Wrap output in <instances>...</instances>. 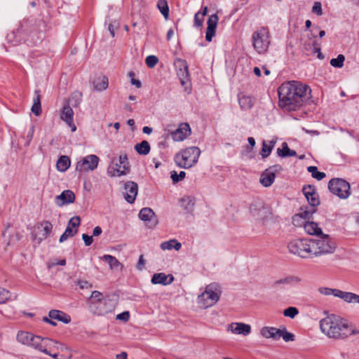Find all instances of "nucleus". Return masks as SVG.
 I'll list each match as a JSON object with an SVG mask.
<instances>
[{"label": "nucleus", "instance_id": "nucleus-34", "mask_svg": "<svg viewBox=\"0 0 359 359\" xmlns=\"http://www.w3.org/2000/svg\"><path fill=\"white\" fill-rule=\"evenodd\" d=\"M277 154L280 157L285 158L287 156H295L297 153L294 150L290 149L286 142H283L282 144V148H278L277 149Z\"/></svg>", "mask_w": 359, "mask_h": 359}, {"label": "nucleus", "instance_id": "nucleus-16", "mask_svg": "<svg viewBox=\"0 0 359 359\" xmlns=\"http://www.w3.org/2000/svg\"><path fill=\"white\" fill-rule=\"evenodd\" d=\"M177 76L182 86L187 85L189 81L188 65L185 60H178L177 62Z\"/></svg>", "mask_w": 359, "mask_h": 359}, {"label": "nucleus", "instance_id": "nucleus-13", "mask_svg": "<svg viewBox=\"0 0 359 359\" xmlns=\"http://www.w3.org/2000/svg\"><path fill=\"white\" fill-rule=\"evenodd\" d=\"M53 229L52 224L48 221H43L38 225L32 233L33 240L38 244L45 240L51 233Z\"/></svg>", "mask_w": 359, "mask_h": 359}, {"label": "nucleus", "instance_id": "nucleus-2", "mask_svg": "<svg viewBox=\"0 0 359 359\" xmlns=\"http://www.w3.org/2000/svg\"><path fill=\"white\" fill-rule=\"evenodd\" d=\"M280 104L287 111H295L306 99L311 89L299 81H290L282 84L278 90Z\"/></svg>", "mask_w": 359, "mask_h": 359}, {"label": "nucleus", "instance_id": "nucleus-41", "mask_svg": "<svg viewBox=\"0 0 359 359\" xmlns=\"http://www.w3.org/2000/svg\"><path fill=\"white\" fill-rule=\"evenodd\" d=\"M195 205L194 200L190 196H184L181 199V205L187 212H191Z\"/></svg>", "mask_w": 359, "mask_h": 359}, {"label": "nucleus", "instance_id": "nucleus-9", "mask_svg": "<svg viewBox=\"0 0 359 359\" xmlns=\"http://www.w3.org/2000/svg\"><path fill=\"white\" fill-rule=\"evenodd\" d=\"M330 192L341 199H346L351 195L350 184L341 178H333L328 183Z\"/></svg>", "mask_w": 359, "mask_h": 359}, {"label": "nucleus", "instance_id": "nucleus-17", "mask_svg": "<svg viewBox=\"0 0 359 359\" xmlns=\"http://www.w3.org/2000/svg\"><path fill=\"white\" fill-rule=\"evenodd\" d=\"M60 118L70 127L72 132L76 131V127L74 123V111L69 104L63 106L60 111Z\"/></svg>", "mask_w": 359, "mask_h": 359}, {"label": "nucleus", "instance_id": "nucleus-5", "mask_svg": "<svg viewBox=\"0 0 359 359\" xmlns=\"http://www.w3.org/2000/svg\"><path fill=\"white\" fill-rule=\"evenodd\" d=\"M313 240V257H318L334 252L337 244L327 234H322L316 239Z\"/></svg>", "mask_w": 359, "mask_h": 359}, {"label": "nucleus", "instance_id": "nucleus-59", "mask_svg": "<svg viewBox=\"0 0 359 359\" xmlns=\"http://www.w3.org/2000/svg\"><path fill=\"white\" fill-rule=\"evenodd\" d=\"M34 126L32 125L27 134V136H26V138H27V145H29L33 138V136H34Z\"/></svg>", "mask_w": 359, "mask_h": 359}, {"label": "nucleus", "instance_id": "nucleus-56", "mask_svg": "<svg viewBox=\"0 0 359 359\" xmlns=\"http://www.w3.org/2000/svg\"><path fill=\"white\" fill-rule=\"evenodd\" d=\"M129 318H130L129 311H124V312H122L116 316L117 320H121L123 322H127L129 320Z\"/></svg>", "mask_w": 359, "mask_h": 359}, {"label": "nucleus", "instance_id": "nucleus-54", "mask_svg": "<svg viewBox=\"0 0 359 359\" xmlns=\"http://www.w3.org/2000/svg\"><path fill=\"white\" fill-rule=\"evenodd\" d=\"M203 20L204 18H203V15H201L199 12L195 14L194 23L196 26L201 27L203 25Z\"/></svg>", "mask_w": 359, "mask_h": 359}, {"label": "nucleus", "instance_id": "nucleus-26", "mask_svg": "<svg viewBox=\"0 0 359 359\" xmlns=\"http://www.w3.org/2000/svg\"><path fill=\"white\" fill-rule=\"evenodd\" d=\"M75 201V195L71 190H65L55 198V203L59 205L72 203Z\"/></svg>", "mask_w": 359, "mask_h": 359}, {"label": "nucleus", "instance_id": "nucleus-12", "mask_svg": "<svg viewBox=\"0 0 359 359\" xmlns=\"http://www.w3.org/2000/svg\"><path fill=\"white\" fill-rule=\"evenodd\" d=\"M99 161L96 155L86 156L76 163V170L81 173L93 171L97 168Z\"/></svg>", "mask_w": 359, "mask_h": 359}, {"label": "nucleus", "instance_id": "nucleus-33", "mask_svg": "<svg viewBox=\"0 0 359 359\" xmlns=\"http://www.w3.org/2000/svg\"><path fill=\"white\" fill-rule=\"evenodd\" d=\"M182 244L175 239H171L168 241L163 242L161 244V248L163 250H170L172 249H175L178 251L180 250Z\"/></svg>", "mask_w": 359, "mask_h": 359}, {"label": "nucleus", "instance_id": "nucleus-19", "mask_svg": "<svg viewBox=\"0 0 359 359\" xmlns=\"http://www.w3.org/2000/svg\"><path fill=\"white\" fill-rule=\"evenodd\" d=\"M227 331L232 334L247 336L251 332V326L243 323H231L228 325Z\"/></svg>", "mask_w": 359, "mask_h": 359}, {"label": "nucleus", "instance_id": "nucleus-60", "mask_svg": "<svg viewBox=\"0 0 359 359\" xmlns=\"http://www.w3.org/2000/svg\"><path fill=\"white\" fill-rule=\"evenodd\" d=\"M82 238L86 246H90L93 242V236H88L86 233L82 235Z\"/></svg>", "mask_w": 359, "mask_h": 359}, {"label": "nucleus", "instance_id": "nucleus-50", "mask_svg": "<svg viewBox=\"0 0 359 359\" xmlns=\"http://www.w3.org/2000/svg\"><path fill=\"white\" fill-rule=\"evenodd\" d=\"M293 281L299 282V281H300V279L297 277H292V276L287 277V278L276 280L274 283V285L277 286V285H279L281 284H290Z\"/></svg>", "mask_w": 359, "mask_h": 359}, {"label": "nucleus", "instance_id": "nucleus-47", "mask_svg": "<svg viewBox=\"0 0 359 359\" xmlns=\"http://www.w3.org/2000/svg\"><path fill=\"white\" fill-rule=\"evenodd\" d=\"M299 314V310L296 307L290 306L283 311V315L285 317L294 318Z\"/></svg>", "mask_w": 359, "mask_h": 359}, {"label": "nucleus", "instance_id": "nucleus-63", "mask_svg": "<svg viewBox=\"0 0 359 359\" xmlns=\"http://www.w3.org/2000/svg\"><path fill=\"white\" fill-rule=\"evenodd\" d=\"M269 170H270L271 172H273V174L276 175L277 172H279L282 170V167L280 165H274L270 168H268Z\"/></svg>", "mask_w": 359, "mask_h": 359}, {"label": "nucleus", "instance_id": "nucleus-39", "mask_svg": "<svg viewBox=\"0 0 359 359\" xmlns=\"http://www.w3.org/2000/svg\"><path fill=\"white\" fill-rule=\"evenodd\" d=\"M157 8L165 20L169 16V7L166 0H158L157 2Z\"/></svg>", "mask_w": 359, "mask_h": 359}, {"label": "nucleus", "instance_id": "nucleus-57", "mask_svg": "<svg viewBox=\"0 0 359 359\" xmlns=\"http://www.w3.org/2000/svg\"><path fill=\"white\" fill-rule=\"evenodd\" d=\"M312 11L318 15H321L323 14L321 4L320 2H315L312 8Z\"/></svg>", "mask_w": 359, "mask_h": 359}, {"label": "nucleus", "instance_id": "nucleus-22", "mask_svg": "<svg viewBox=\"0 0 359 359\" xmlns=\"http://www.w3.org/2000/svg\"><path fill=\"white\" fill-rule=\"evenodd\" d=\"M218 16L217 14L211 15L207 22L208 27L205 34V39L211 41L215 35V30L218 22Z\"/></svg>", "mask_w": 359, "mask_h": 359}, {"label": "nucleus", "instance_id": "nucleus-8", "mask_svg": "<svg viewBox=\"0 0 359 359\" xmlns=\"http://www.w3.org/2000/svg\"><path fill=\"white\" fill-rule=\"evenodd\" d=\"M129 172L130 165L126 154L119 156L118 163L115 158H112L107 170V175L111 177L126 175Z\"/></svg>", "mask_w": 359, "mask_h": 359}, {"label": "nucleus", "instance_id": "nucleus-43", "mask_svg": "<svg viewBox=\"0 0 359 359\" xmlns=\"http://www.w3.org/2000/svg\"><path fill=\"white\" fill-rule=\"evenodd\" d=\"M307 170L311 174L313 178H316L318 180H321L326 176L325 172H319L316 166H309L307 168Z\"/></svg>", "mask_w": 359, "mask_h": 359}, {"label": "nucleus", "instance_id": "nucleus-30", "mask_svg": "<svg viewBox=\"0 0 359 359\" xmlns=\"http://www.w3.org/2000/svg\"><path fill=\"white\" fill-rule=\"evenodd\" d=\"M304 228L306 232L310 235H316L320 236L323 234L322 230L317 223L314 222H306L304 223Z\"/></svg>", "mask_w": 359, "mask_h": 359}, {"label": "nucleus", "instance_id": "nucleus-44", "mask_svg": "<svg viewBox=\"0 0 359 359\" xmlns=\"http://www.w3.org/2000/svg\"><path fill=\"white\" fill-rule=\"evenodd\" d=\"M77 233V229H73L70 226H67L65 232L60 236L59 241L64 242L69 237H73Z\"/></svg>", "mask_w": 359, "mask_h": 359}, {"label": "nucleus", "instance_id": "nucleus-15", "mask_svg": "<svg viewBox=\"0 0 359 359\" xmlns=\"http://www.w3.org/2000/svg\"><path fill=\"white\" fill-rule=\"evenodd\" d=\"M191 134V128L187 123H181L174 131L171 132L170 135L175 142L183 141Z\"/></svg>", "mask_w": 359, "mask_h": 359}, {"label": "nucleus", "instance_id": "nucleus-62", "mask_svg": "<svg viewBox=\"0 0 359 359\" xmlns=\"http://www.w3.org/2000/svg\"><path fill=\"white\" fill-rule=\"evenodd\" d=\"M117 27H118V23L116 21H114V22H111L109 25L108 29H109V31L111 34V36L112 37H114L115 35L114 30H115V29L117 28Z\"/></svg>", "mask_w": 359, "mask_h": 359}, {"label": "nucleus", "instance_id": "nucleus-21", "mask_svg": "<svg viewBox=\"0 0 359 359\" xmlns=\"http://www.w3.org/2000/svg\"><path fill=\"white\" fill-rule=\"evenodd\" d=\"M303 193L312 208L318 206L320 204V200L318 198V194L313 187L309 185L303 188Z\"/></svg>", "mask_w": 359, "mask_h": 359}, {"label": "nucleus", "instance_id": "nucleus-61", "mask_svg": "<svg viewBox=\"0 0 359 359\" xmlns=\"http://www.w3.org/2000/svg\"><path fill=\"white\" fill-rule=\"evenodd\" d=\"M144 265H145V260L144 259L143 255H141L139 257V260H138L136 267L139 271H142L144 268Z\"/></svg>", "mask_w": 359, "mask_h": 359}, {"label": "nucleus", "instance_id": "nucleus-53", "mask_svg": "<svg viewBox=\"0 0 359 359\" xmlns=\"http://www.w3.org/2000/svg\"><path fill=\"white\" fill-rule=\"evenodd\" d=\"M158 62V59L155 55H149L145 60L146 65L150 68L155 67Z\"/></svg>", "mask_w": 359, "mask_h": 359}, {"label": "nucleus", "instance_id": "nucleus-35", "mask_svg": "<svg viewBox=\"0 0 359 359\" xmlns=\"http://www.w3.org/2000/svg\"><path fill=\"white\" fill-rule=\"evenodd\" d=\"M71 161L68 156H62L57 161V169L60 172L66 171L70 166Z\"/></svg>", "mask_w": 359, "mask_h": 359}, {"label": "nucleus", "instance_id": "nucleus-55", "mask_svg": "<svg viewBox=\"0 0 359 359\" xmlns=\"http://www.w3.org/2000/svg\"><path fill=\"white\" fill-rule=\"evenodd\" d=\"M77 285L82 290L83 289H90L92 287V284L85 280H79L77 282Z\"/></svg>", "mask_w": 359, "mask_h": 359}, {"label": "nucleus", "instance_id": "nucleus-38", "mask_svg": "<svg viewBox=\"0 0 359 359\" xmlns=\"http://www.w3.org/2000/svg\"><path fill=\"white\" fill-rule=\"evenodd\" d=\"M135 149L140 155H147L150 151V145L147 141L143 140L135 144Z\"/></svg>", "mask_w": 359, "mask_h": 359}, {"label": "nucleus", "instance_id": "nucleus-27", "mask_svg": "<svg viewBox=\"0 0 359 359\" xmlns=\"http://www.w3.org/2000/svg\"><path fill=\"white\" fill-rule=\"evenodd\" d=\"M338 298L348 304H359V294L351 292L340 290Z\"/></svg>", "mask_w": 359, "mask_h": 359}, {"label": "nucleus", "instance_id": "nucleus-6", "mask_svg": "<svg viewBox=\"0 0 359 359\" xmlns=\"http://www.w3.org/2000/svg\"><path fill=\"white\" fill-rule=\"evenodd\" d=\"M287 248L291 253L302 258L313 257L312 239L304 238L292 241Z\"/></svg>", "mask_w": 359, "mask_h": 359}, {"label": "nucleus", "instance_id": "nucleus-1", "mask_svg": "<svg viewBox=\"0 0 359 359\" xmlns=\"http://www.w3.org/2000/svg\"><path fill=\"white\" fill-rule=\"evenodd\" d=\"M321 332L334 340H346L351 336L359 334L356 328L348 320L336 314H330L319 322Z\"/></svg>", "mask_w": 359, "mask_h": 359}, {"label": "nucleus", "instance_id": "nucleus-42", "mask_svg": "<svg viewBox=\"0 0 359 359\" xmlns=\"http://www.w3.org/2000/svg\"><path fill=\"white\" fill-rule=\"evenodd\" d=\"M318 291L320 294L325 296L332 295L335 297H339V293L340 292V290L326 287H320L318 289Z\"/></svg>", "mask_w": 359, "mask_h": 359}, {"label": "nucleus", "instance_id": "nucleus-64", "mask_svg": "<svg viewBox=\"0 0 359 359\" xmlns=\"http://www.w3.org/2000/svg\"><path fill=\"white\" fill-rule=\"evenodd\" d=\"M21 238V235L20 233L16 232L15 235H13L8 241V245H10L13 241H18Z\"/></svg>", "mask_w": 359, "mask_h": 359}, {"label": "nucleus", "instance_id": "nucleus-46", "mask_svg": "<svg viewBox=\"0 0 359 359\" xmlns=\"http://www.w3.org/2000/svg\"><path fill=\"white\" fill-rule=\"evenodd\" d=\"M280 338L287 342V341H293L294 340V335L292 333H290L287 331L286 328L283 327L282 329L280 328Z\"/></svg>", "mask_w": 359, "mask_h": 359}, {"label": "nucleus", "instance_id": "nucleus-14", "mask_svg": "<svg viewBox=\"0 0 359 359\" xmlns=\"http://www.w3.org/2000/svg\"><path fill=\"white\" fill-rule=\"evenodd\" d=\"M139 217L141 220L146 222V225L149 228H154L158 224L156 216L149 208H142L139 213Z\"/></svg>", "mask_w": 359, "mask_h": 359}, {"label": "nucleus", "instance_id": "nucleus-3", "mask_svg": "<svg viewBox=\"0 0 359 359\" xmlns=\"http://www.w3.org/2000/svg\"><path fill=\"white\" fill-rule=\"evenodd\" d=\"M17 340L23 345L30 346L40 352L48 353L47 346L52 344H57L49 338H41L39 336L25 331H19L17 334Z\"/></svg>", "mask_w": 359, "mask_h": 359}, {"label": "nucleus", "instance_id": "nucleus-48", "mask_svg": "<svg viewBox=\"0 0 359 359\" xmlns=\"http://www.w3.org/2000/svg\"><path fill=\"white\" fill-rule=\"evenodd\" d=\"M186 176V172L184 171H180L179 174L175 170L170 172V177L174 183H177L180 181L184 180Z\"/></svg>", "mask_w": 359, "mask_h": 359}, {"label": "nucleus", "instance_id": "nucleus-37", "mask_svg": "<svg viewBox=\"0 0 359 359\" xmlns=\"http://www.w3.org/2000/svg\"><path fill=\"white\" fill-rule=\"evenodd\" d=\"M276 140H271L268 144L266 141H263L262 148L260 152L262 158H265L270 155L273 147L276 144Z\"/></svg>", "mask_w": 359, "mask_h": 359}, {"label": "nucleus", "instance_id": "nucleus-4", "mask_svg": "<svg viewBox=\"0 0 359 359\" xmlns=\"http://www.w3.org/2000/svg\"><path fill=\"white\" fill-rule=\"evenodd\" d=\"M201 154V151L197 147H190L181 151L175 156L176 164L182 168H189L195 165Z\"/></svg>", "mask_w": 359, "mask_h": 359}, {"label": "nucleus", "instance_id": "nucleus-10", "mask_svg": "<svg viewBox=\"0 0 359 359\" xmlns=\"http://www.w3.org/2000/svg\"><path fill=\"white\" fill-rule=\"evenodd\" d=\"M219 299V292L214 285L207 286L204 292L198 297V304L202 308H208L215 304Z\"/></svg>", "mask_w": 359, "mask_h": 359}, {"label": "nucleus", "instance_id": "nucleus-40", "mask_svg": "<svg viewBox=\"0 0 359 359\" xmlns=\"http://www.w3.org/2000/svg\"><path fill=\"white\" fill-rule=\"evenodd\" d=\"M35 93L36 94V97L34 99L31 110L34 114L39 116L41 114V97L37 91H36Z\"/></svg>", "mask_w": 359, "mask_h": 359}, {"label": "nucleus", "instance_id": "nucleus-11", "mask_svg": "<svg viewBox=\"0 0 359 359\" xmlns=\"http://www.w3.org/2000/svg\"><path fill=\"white\" fill-rule=\"evenodd\" d=\"M116 306L115 299L104 297L102 301L94 302L91 306V311L97 315L103 316L114 310Z\"/></svg>", "mask_w": 359, "mask_h": 359}, {"label": "nucleus", "instance_id": "nucleus-36", "mask_svg": "<svg viewBox=\"0 0 359 359\" xmlns=\"http://www.w3.org/2000/svg\"><path fill=\"white\" fill-rule=\"evenodd\" d=\"M93 84L97 91L106 90L109 85L108 79L105 76L98 77L94 81Z\"/></svg>", "mask_w": 359, "mask_h": 359}, {"label": "nucleus", "instance_id": "nucleus-52", "mask_svg": "<svg viewBox=\"0 0 359 359\" xmlns=\"http://www.w3.org/2000/svg\"><path fill=\"white\" fill-rule=\"evenodd\" d=\"M81 223V218L79 216H75L72 217L68 224L67 226L72 227L73 229H77Z\"/></svg>", "mask_w": 359, "mask_h": 359}, {"label": "nucleus", "instance_id": "nucleus-18", "mask_svg": "<svg viewBox=\"0 0 359 359\" xmlns=\"http://www.w3.org/2000/svg\"><path fill=\"white\" fill-rule=\"evenodd\" d=\"M124 190L123 196L124 198L129 203H133L137 194L138 191V185L137 183L128 181L124 185Z\"/></svg>", "mask_w": 359, "mask_h": 359}, {"label": "nucleus", "instance_id": "nucleus-31", "mask_svg": "<svg viewBox=\"0 0 359 359\" xmlns=\"http://www.w3.org/2000/svg\"><path fill=\"white\" fill-rule=\"evenodd\" d=\"M101 259L108 263L111 270H121L123 269V264L112 255H104Z\"/></svg>", "mask_w": 359, "mask_h": 359}, {"label": "nucleus", "instance_id": "nucleus-7", "mask_svg": "<svg viewBox=\"0 0 359 359\" xmlns=\"http://www.w3.org/2000/svg\"><path fill=\"white\" fill-rule=\"evenodd\" d=\"M252 44L255 50L259 54L266 52L270 44L269 29L261 27L252 34Z\"/></svg>", "mask_w": 359, "mask_h": 359}, {"label": "nucleus", "instance_id": "nucleus-25", "mask_svg": "<svg viewBox=\"0 0 359 359\" xmlns=\"http://www.w3.org/2000/svg\"><path fill=\"white\" fill-rule=\"evenodd\" d=\"M315 212L316 208H314L302 207L299 212L293 217V224L294 225H299L298 222L299 219H309Z\"/></svg>", "mask_w": 359, "mask_h": 359}, {"label": "nucleus", "instance_id": "nucleus-23", "mask_svg": "<svg viewBox=\"0 0 359 359\" xmlns=\"http://www.w3.org/2000/svg\"><path fill=\"white\" fill-rule=\"evenodd\" d=\"M260 334L265 339H272L273 340L277 341L280 339V328L264 326L261 328Z\"/></svg>", "mask_w": 359, "mask_h": 359}, {"label": "nucleus", "instance_id": "nucleus-29", "mask_svg": "<svg viewBox=\"0 0 359 359\" xmlns=\"http://www.w3.org/2000/svg\"><path fill=\"white\" fill-rule=\"evenodd\" d=\"M276 175L268 169H266L259 178V182L264 187H270L275 180Z\"/></svg>", "mask_w": 359, "mask_h": 359}, {"label": "nucleus", "instance_id": "nucleus-49", "mask_svg": "<svg viewBox=\"0 0 359 359\" xmlns=\"http://www.w3.org/2000/svg\"><path fill=\"white\" fill-rule=\"evenodd\" d=\"M102 299H103L102 294L100 292L97 291V290L92 292L91 296H90V299L89 302L90 309L91 310V306H92V304H93L94 302H99V301H102Z\"/></svg>", "mask_w": 359, "mask_h": 359}, {"label": "nucleus", "instance_id": "nucleus-51", "mask_svg": "<svg viewBox=\"0 0 359 359\" xmlns=\"http://www.w3.org/2000/svg\"><path fill=\"white\" fill-rule=\"evenodd\" d=\"M11 297L10 292L0 287V304H5Z\"/></svg>", "mask_w": 359, "mask_h": 359}, {"label": "nucleus", "instance_id": "nucleus-28", "mask_svg": "<svg viewBox=\"0 0 359 359\" xmlns=\"http://www.w3.org/2000/svg\"><path fill=\"white\" fill-rule=\"evenodd\" d=\"M49 318L53 320L62 322L63 323L68 324L71 322V317L69 315L59 310H51L49 311Z\"/></svg>", "mask_w": 359, "mask_h": 359}, {"label": "nucleus", "instance_id": "nucleus-45", "mask_svg": "<svg viewBox=\"0 0 359 359\" xmlns=\"http://www.w3.org/2000/svg\"><path fill=\"white\" fill-rule=\"evenodd\" d=\"M344 55L342 54H339L336 58H332L330 60V65L334 67L341 68L344 65Z\"/></svg>", "mask_w": 359, "mask_h": 359}, {"label": "nucleus", "instance_id": "nucleus-58", "mask_svg": "<svg viewBox=\"0 0 359 359\" xmlns=\"http://www.w3.org/2000/svg\"><path fill=\"white\" fill-rule=\"evenodd\" d=\"M128 76L131 78L130 83L132 85L136 86L137 88H140L142 86V83L140 80L135 79L133 78L134 73L130 72L128 73Z\"/></svg>", "mask_w": 359, "mask_h": 359}, {"label": "nucleus", "instance_id": "nucleus-24", "mask_svg": "<svg viewBox=\"0 0 359 359\" xmlns=\"http://www.w3.org/2000/svg\"><path fill=\"white\" fill-rule=\"evenodd\" d=\"M174 280V277L172 274L166 275L164 273H154L151 278V282L154 285H168L171 284Z\"/></svg>", "mask_w": 359, "mask_h": 359}, {"label": "nucleus", "instance_id": "nucleus-20", "mask_svg": "<svg viewBox=\"0 0 359 359\" xmlns=\"http://www.w3.org/2000/svg\"><path fill=\"white\" fill-rule=\"evenodd\" d=\"M250 211L254 217L259 220L266 218L269 213V208L262 203L252 204L250 207Z\"/></svg>", "mask_w": 359, "mask_h": 359}, {"label": "nucleus", "instance_id": "nucleus-32", "mask_svg": "<svg viewBox=\"0 0 359 359\" xmlns=\"http://www.w3.org/2000/svg\"><path fill=\"white\" fill-rule=\"evenodd\" d=\"M238 103L243 110H248L253 106L252 98L242 93L238 95Z\"/></svg>", "mask_w": 359, "mask_h": 359}]
</instances>
